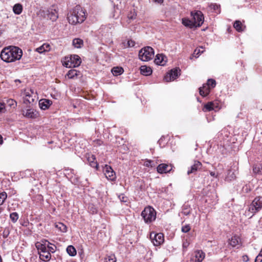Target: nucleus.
<instances>
[{"label": "nucleus", "instance_id": "nucleus-28", "mask_svg": "<svg viewBox=\"0 0 262 262\" xmlns=\"http://www.w3.org/2000/svg\"><path fill=\"white\" fill-rule=\"evenodd\" d=\"M23 10V6L20 4H16L14 5L13 8V11L16 14H20Z\"/></svg>", "mask_w": 262, "mask_h": 262}, {"label": "nucleus", "instance_id": "nucleus-22", "mask_svg": "<svg viewBox=\"0 0 262 262\" xmlns=\"http://www.w3.org/2000/svg\"><path fill=\"white\" fill-rule=\"evenodd\" d=\"M241 243V238L237 235L232 236L231 239H229V244L232 247H235Z\"/></svg>", "mask_w": 262, "mask_h": 262}, {"label": "nucleus", "instance_id": "nucleus-15", "mask_svg": "<svg viewBox=\"0 0 262 262\" xmlns=\"http://www.w3.org/2000/svg\"><path fill=\"white\" fill-rule=\"evenodd\" d=\"M202 163L198 161H195L194 164L190 167V168L188 170L187 174L189 175L191 173L195 174L196 171L202 168Z\"/></svg>", "mask_w": 262, "mask_h": 262}, {"label": "nucleus", "instance_id": "nucleus-25", "mask_svg": "<svg viewBox=\"0 0 262 262\" xmlns=\"http://www.w3.org/2000/svg\"><path fill=\"white\" fill-rule=\"evenodd\" d=\"M50 50V45L48 44L44 43L40 47L36 49V51L39 53H42L46 51H48Z\"/></svg>", "mask_w": 262, "mask_h": 262}, {"label": "nucleus", "instance_id": "nucleus-2", "mask_svg": "<svg viewBox=\"0 0 262 262\" xmlns=\"http://www.w3.org/2000/svg\"><path fill=\"white\" fill-rule=\"evenodd\" d=\"M85 18V12L80 6H76L68 13L67 17L69 23L73 25L82 23Z\"/></svg>", "mask_w": 262, "mask_h": 262}, {"label": "nucleus", "instance_id": "nucleus-56", "mask_svg": "<svg viewBox=\"0 0 262 262\" xmlns=\"http://www.w3.org/2000/svg\"><path fill=\"white\" fill-rule=\"evenodd\" d=\"M15 82H18L19 83H20V82H21L20 80H19V79H16V80H15Z\"/></svg>", "mask_w": 262, "mask_h": 262}, {"label": "nucleus", "instance_id": "nucleus-13", "mask_svg": "<svg viewBox=\"0 0 262 262\" xmlns=\"http://www.w3.org/2000/svg\"><path fill=\"white\" fill-rule=\"evenodd\" d=\"M157 169L159 173H163L170 172L172 170V167L171 165L162 163L159 164Z\"/></svg>", "mask_w": 262, "mask_h": 262}, {"label": "nucleus", "instance_id": "nucleus-29", "mask_svg": "<svg viewBox=\"0 0 262 262\" xmlns=\"http://www.w3.org/2000/svg\"><path fill=\"white\" fill-rule=\"evenodd\" d=\"M79 72L77 71L76 70L72 69L69 71L68 73L67 74V76L69 78L72 79L74 78L75 76H77L79 75Z\"/></svg>", "mask_w": 262, "mask_h": 262}, {"label": "nucleus", "instance_id": "nucleus-17", "mask_svg": "<svg viewBox=\"0 0 262 262\" xmlns=\"http://www.w3.org/2000/svg\"><path fill=\"white\" fill-rule=\"evenodd\" d=\"M52 104V101L49 99H42L40 100L39 101V105L40 108L43 110H45L49 108V107L51 106Z\"/></svg>", "mask_w": 262, "mask_h": 262}, {"label": "nucleus", "instance_id": "nucleus-9", "mask_svg": "<svg viewBox=\"0 0 262 262\" xmlns=\"http://www.w3.org/2000/svg\"><path fill=\"white\" fill-rule=\"evenodd\" d=\"M191 15L192 16V21L196 27H200L204 23V16L202 12L197 11L193 13L191 12Z\"/></svg>", "mask_w": 262, "mask_h": 262}, {"label": "nucleus", "instance_id": "nucleus-11", "mask_svg": "<svg viewBox=\"0 0 262 262\" xmlns=\"http://www.w3.org/2000/svg\"><path fill=\"white\" fill-rule=\"evenodd\" d=\"M103 172L105 176V177L108 180L112 181L116 180V177L115 172L111 166L105 165L103 168Z\"/></svg>", "mask_w": 262, "mask_h": 262}, {"label": "nucleus", "instance_id": "nucleus-53", "mask_svg": "<svg viewBox=\"0 0 262 262\" xmlns=\"http://www.w3.org/2000/svg\"><path fill=\"white\" fill-rule=\"evenodd\" d=\"M3 142V137L2 136L0 135V144H2Z\"/></svg>", "mask_w": 262, "mask_h": 262}, {"label": "nucleus", "instance_id": "nucleus-31", "mask_svg": "<svg viewBox=\"0 0 262 262\" xmlns=\"http://www.w3.org/2000/svg\"><path fill=\"white\" fill-rule=\"evenodd\" d=\"M67 252L69 255L74 256L76 254V250L75 248L72 245L68 246L67 248Z\"/></svg>", "mask_w": 262, "mask_h": 262}, {"label": "nucleus", "instance_id": "nucleus-32", "mask_svg": "<svg viewBox=\"0 0 262 262\" xmlns=\"http://www.w3.org/2000/svg\"><path fill=\"white\" fill-rule=\"evenodd\" d=\"M136 16L137 14L135 10L130 11V12L127 15L128 23H130L131 20H134L136 18Z\"/></svg>", "mask_w": 262, "mask_h": 262}, {"label": "nucleus", "instance_id": "nucleus-46", "mask_svg": "<svg viewBox=\"0 0 262 262\" xmlns=\"http://www.w3.org/2000/svg\"><path fill=\"white\" fill-rule=\"evenodd\" d=\"M127 45L128 47H133L135 45L134 41L130 40L127 41Z\"/></svg>", "mask_w": 262, "mask_h": 262}, {"label": "nucleus", "instance_id": "nucleus-50", "mask_svg": "<svg viewBox=\"0 0 262 262\" xmlns=\"http://www.w3.org/2000/svg\"><path fill=\"white\" fill-rule=\"evenodd\" d=\"M189 212H190L189 210H183V212H182V213H183L184 214H185V215H188V214H189Z\"/></svg>", "mask_w": 262, "mask_h": 262}, {"label": "nucleus", "instance_id": "nucleus-44", "mask_svg": "<svg viewBox=\"0 0 262 262\" xmlns=\"http://www.w3.org/2000/svg\"><path fill=\"white\" fill-rule=\"evenodd\" d=\"M119 198L121 202H126L127 201V198L124 196L123 195H120L119 196Z\"/></svg>", "mask_w": 262, "mask_h": 262}, {"label": "nucleus", "instance_id": "nucleus-1", "mask_svg": "<svg viewBox=\"0 0 262 262\" xmlns=\"http://www.w3.org/2000/svg\"><path fill=\"white\" fill-rule=\"evenodd\" d=\"M23 55L22 50L16 46L4 48L1 53V59L6 62H12L19 60Z\"/></svg>", "mask_w": 262, "mask_h": 262}, {"label": "nucleus", "instance_id": "nucleus-52", "mask_svg": "<svg viewBox=\"0 0 262 262\" xmlns=\"http://www.w3.org/2000/svg\"><path fill=\"white\" fill-rule=\"evenodd\" d=\"M154 1L158 3H162L163 2V0H154Z\"/></svg>", "mask_w": 262, "mask_h": 262}, {"label": "nucleus", "instance_id": "nucleus-5", "mask_svg": "<svg viewBox=\"0 0 262 262\" xmlns=\"http://www.w3.org/2000/svg\"><path fill=\"white\" fill-rule=\"evenodd\" d=\"M37 15L42 18L49 19L53 22L55 21L58 18V10L55 6H52L46 10L40 9Z\"/></svg>", "mask_w": 262, "mask_h": 262}, {"label": "nucleus", "instance_id": "nucleus-39", "mask_svg": "<svg viewBox=\"0 0 262 262\" xmlns=\"http://www.w3.org/2000/svg\"><path fill=\"white\" fill-rule=\"evenodd\" d=\"M116 258L114 255L107 256L104 258V262H116Z\"/></svg>", "mask_w": 262, "mask_h": 262}, {"label": "nucleus", "instance_id": "nucleus-19", "mask_svg": "<svg viewBox=\"0 0 262 262\" xmlns=\"http://www.w3.org/2000/svg\"><path fill=\"white\" fill-rule=\"evenodd\" d=\"M218 103L214 102H209L205 104L203 111H211L214 110L216 108H218Z\"/></svg>", "mask_w": 262, "mask_h": 262}, {"label": "nucleus", "instance_id": "nucleus-55", "mask_svg": "<svg viewBox=\"0 0 262 262\" xmlns=\"http://www.w3.org/2000/svg\"><path fill=\"white\" fill-rule=\"evenodd\" d=\"M97 210L95 208L94 209V210H92V213H94L95 212H96Z\"/></svg>", "mask_w": 262, "mask_h": 262}, {"label": "nucleus", "instance_id": "nucleus-3", "mask_svg": "<svg viewBox=\"0 0 262 262\" xmlns=\"http://www.w3.org/2000/svg\"><path fill=\"white\" fill-rule=\"evenodd\" d=\"M50 244V242L47 240L41 241V242H37L35 244L39 254L40 258L43 261H48L50 259L51 253L47 249V246Z\"/></svg>", "mask_w": 262, "mask_h": 262}, {"label": "nucleus", "instance_id": "nucleus-33", "mask_svg": "<svg viewBox=\"0 0 262 262\" xmlns=\"http://www.w3.org/2000/svg\"><path fill=\"white\" fill-rule=\"evenodd\" d=\"M234 28L238 32H242L243 30L242 29V24L239 20H236L234 24Z\"/></svg>", "mask_w": 262, "mask_h": 262}, {"label": "nucleus", "instance_id": "nucleus-30", "mask_svg": "<svg viewBox=\"0 0 262 262\" xmlns=\"http://www.w3.org/2000/svg\"><path fill=\"white\" fill-rule=\"evenodd\" d=\"M112 72L114 76L120 75L123 72V69L121 67H114L112 69Z\"/></svg>", "mask_w": 262, "mask_h": 262}, {"label": "nucleus", "instance_id": "nucleus-37", "mask_svg": "<svg viewBox=\"0 0 262 262\" xmlns=\"http://www.w3.org/2000/svg\"><path fill=\"white\" fill-rule=\"evenodd\" d=\"M206 85L210 88V87L213 88H214L216 85L215 80L212 79H209L207 81Z\"/></svg>", "mask_w": 262, "mask_h": 262}, {"label": "nucleus", "instance_id": "nucleus-42", "mask_svg": "<svg viewBox=\"0 0 262 262\" xmlns=\"http://www.w3.org/2000/svg\"><path fill=\"white\" fill-rule=\"evenodd\" d=\"M191 228L189 225H186L182 227V231L184 233H187L189 232Z\"/></svg>", "mask_w": 262, "mask_h": 262}, {"label": "nucleus", "instance_id": "nucleus-21", "mask_svg": "<svg viewBox=\"0 0 262 262\" xmlns=\"http://www.w3.org/2000/svg\"><path fill=\"white\" fill-rule=\"evenodd\" d=\"M140 73L144 76H149L152 74V70L150 67L142 66L140 67Z\"/></svg>", "mask_w": 262, "mask_h": 262}, {"label": "nucleus", "instance_id": "nucleus-58", "mask_svg": "<svg viewBox=\"0 0 262 262\" xmlns=\"http://www.w3.org/2000/svg\"><path fill=\"white\" fill-rule=\"evenodd\" d=\"M253 171H254L255 172H257L256 171H255V169H253Z\"/></svg>", "mask_w": 262, "mask_h": 262}, {"label": "nucleus", "instance_id": "nucleus-38", "mask_svg": "<svg viewBox=\"0 0 262 262\" xmlns=\"http://www.w3.org/2000/svg\"><path fill=\"white\" fill-rule=\"evenodd\" d=\"M144 165L146 167H154L155 166L154 162L150 160H146L144 162Z\"/></svg>", "mask_w": 262, "mask_h": 262}, {"label": "nucleus", "instance_id": "nucleus-34", "mask_svg": "<svg viewBox=\"0 0 262 262\" xmlns=\"http://www.w3.org/2000/svg\"><path fill=\"white\" fill-rule=\"evenodd\" d=\"M56 227L63 232H66L67 230V226L61 223H58L56 224Z\"/></svg>", "mask_w": 262, "mask_h": 262}, {"label": "nucleus", "instance_id": "nucleus-27", "mask_svg": "<svg viewBox=\"0 0 262 262\" xmlns=\"http://www.w3.org/2000/svg\"><path fill=\"white\" fill-rule=\"evenodd\" d=\"M72 43L75 48H80L83 46V41L80 38H75L73 40Z\"/></svg>", "mask_w": 262, "mask_h": 262}, {"label": "nucleus", "instance_id": "nucleus-6", "mask_svg": "<svg viewBox=\"0 0 262 262\" xmlns=\"http://www.w3.org/2000/svg\"><path fill=\"white\" fill-rule=\"evenodd\" d=\"M141 216L146 223H150L156 220V212L152 207L148 206L142 211Z\"/></svg>", "mask_w": 262, "mask_h": 262}, {"label": "nucleus", "instance_id": "nucleus-23", "mask_svg": "<svg viewBox=\"0 0 262 262\" xmlns=\"http://www.w3.org/2000/svg\"><path fill=\"white\" fill-rule=\"evenodd\" d=\"M182 24L185 27L189 28H196L192 20H190L188 18H184L182 20Z\"/></svg>", "mask_w": 262, "mask_h": 262}, {"label": "nucleus", "instance_id": "nucleus-41", "mask_svg": "<svg viewBox=\"0 0 262 262\" xmlns=\"http://www.w3.org/2000/svg\"><path fill=\"white\" fill-rule=\"evenodd\" d=\"M7 103L10 107H15L16 106V102L13 99H10L7 101Z\"/></svg>", "mask_w": 262, "mask_h": 262}, {"label": "nucleus", "instance_id": "nucleus-47", "mask_svg": "<svg viewBox=\"0 0 262 262\" xmlns=\"http://www.w3.org/2000/svg\"><path fill=\"white\" fill-rule=\"evenodd\" d=\"M261 261H262V256L258 255V256H256V257L255 259V262H261Z\"/></svg>", "mask_w": 262, "mask_h": 262}, {"label": "nucleus", "instance_id": "nucleus-8", "mask_svg": "<svg viewBox=\"0 0 262 262\" xmlns=\"http://www.w3.org/2000/svg\"><path fill=\"white\" fill-rule=\"evenodd\" d=\"M154 56V49L149 46L142 48L139 52V58L143 61L150 60Z\"/></svg>", "mask_w": 262, "mask_h": 262}, {"label": "nucleus", "instance_id": "nucleus-51", "mask_svg": "<svg viewBox=\"0 0 262 262\" xmlns=\"http://www.w3.org/2000/svg\"><path fill=\"white\" fill-rule=\"evenodd\" d=\"M212 6H213V8L214 10L217 9L219 8V6L216 4L212 5Z\"/></svg>", "mask_w": 262, "mask_h": 262}, {"label": "nucleus", "instance_id": "nucleus-40", "mask_svg": "<svg viewBox=\"0 0 262 262\" xmlns=\"http://www.w3.org/2000/svg\"><path fill=\"white\" fill-rule=\"evenodd\" d=\"M56 249V247L54 245H52L50 243V244L47 246V249L50 253H54Z\"/></svg>", "mask_w": 262, "mask_h": 262}, {"label": "nucleus", "instance_id": "nucleus-12", "mask_svg": "<svg viewBox=\"0 0 262 262\" xmlns=\"http://www.w3.org/2000/svg\"><path fill=\"white\" fill-rule=\"evenodd\" d=\"M180 70L177 69L171 70L164 76V80L168 82L176 79L180 75Z\"/></svg>", "mask_w": 262, "mask_h": 262}, {"label": "nucleus", "instance_id": "nucleus-20", "mask_svg": "<svg viewBox=\"0 0 262 262\" xmlns=\"http://www.w3.org/2000/svg\"><path fill=\"white\" fill-rule=\"evenodd\" d=\"M86 158L91 167L97 168L98 165L94 155L88 154L86 155Z\"/></svg>", "mask_w": 262, "mask_h": 262}, {"label": "nucleus", "instance_id": "nucleus-35", "mask_svg": "<svg viewBox=\"0 0 262 262\" xmlns=\"http://www.w3.org/2000/svg\"><path fill=\"white\" fill-rule=\"evenodd\" d=\"M10 217L13 223H15L18 219V214L16 212H12L10 214Z\"/></svg>", "mask_w": 262, "mask_h": 262}, {"label": "nucleus", "instance_id": "nucleus-59", "mask_svg": "<svg viewBox=\"0 0 262 262\" xmlns=\"http://www.w3.org/2000/svg\"><path fill=\"white\" fill-rule=\"evenodd\" d=\"M2 34V32L0 31V35Z\"/></svg>", "mask_w": 262, "mask_h": 262}, {"label": "nucleus", "instance_id": "nucleus-54", "mask_svg": "<svg viewBox=\"0 0 262 262\" xmlns=\"http://www.w3.org/2000/svg\"><path fill=\"white\" fill-rule=\"evenodd\" d=\"M210 175H211V176H213V177H214V176H215V172H213V171H211V172H210Z\"/></svg>", "mask_w": 262, "mask_h": 262}, {"label": "nucleus", "instance_id": "nucleus-45", "mask_svg": "<svg viewBox=\"0 0 262 262\" xmlns=\"http://www.w3.org/2000/svg\"><path fill=\"white\" fill-rule=\"evenodd\" d=\"M189 242L187 240H185L183 243V248L184 249H186L189 246Z\"/></svg>", "mask_w": 262, "mask_h": 262}, {"label": "nucleus", "instance_id": "nucleus-24", "mask_svg": "<svg viewBox=\"0 0 262 262\" xmlns=\"http://www.w3.org/2000/svg\"><path fill=\"white\" fill-rule=\"evenodd\" d=\"M200 94L203 96H206L210 93V88L207 85H204L199 89Z\"/></svg>", "mask_w": 262, "mask_h": 262}, {"label": "nucleus", "instance_id": "nucleus-4", "mask_svg": "<svg viewBox=\"0 0 262 262\" xmlns=\"http://www.w3.org/2000/svg\"><path fill=\"white\" fill-rule=\"evenodd\" d=\"M262 209V196H256L249 206L248 209L245 211V215L252 217L256 213Z\"/></svg>", "mask_w": 262, "mask_h": 262}, {"label": "nucleus", "instance_id": "nucleus-43", "mask_svg": "<svg viewBox=\"0 0 262 262\" xmlns=\"http://www.w3.org/2000/svg\"><path fill=\"white\" fill-rule=\"evenodd\" d=\"M203 49V47H200V49H195V50H194V53H193V54H194V55H199L200 54V53H203L204 50H201V49Z\"/></svg>", "mask_w": 262, "mask_h": 262}, {"label": "nucleus", "instance_id": "nucleus-10", "mask_svg": "<svg viewBox=\"0 0 262 262\" xmlns=\"http://www.w3.org/2000/svg\"><path fill=\"white\" fill-rule=\"evenodd\" d=\"M150 238L155 246H158L163 243L164 241V237L163 233H151Z\"/></svg>", "mask_w": 262, "mask_h": 262}, {"label": "nucleus", "instance_id": "nucleus-26", "mask_svg": "<svg viewBox=\"0 0 262 262\" xmlns=\"http://www.w3.org/2000/svg\"><path fill=\"white\" fill-rule=\"evenodd\" d=\"M236 178V174L235 172L232 171L231 170H229L225 180L227 181H231L235 180Z\"/></svg>", "mask_w": 262, "mask_h": 262}, {"label": "nucleus", "instance_id": "nucleus-36", "mask_svg": "<svg viewBox=\"0 0 262 262\" xmlns=\"http://www.w3.org/2000/svg\"><path fill=\"white\" fill-rule=\"evenodd\" d=\"M7 198V194L6 192L0 193V206L2 205Z\"/></svg>", "mask_w": 262, "mask_h": 262}, {"label": "nucleus", "instance_id": "nucleus-7", "mask_svg": "<svg viewBox=\"0 0 262 262\" xmlns=\"http://www.w3.org/2000/svg\"><path fill=\"white\" fill-rule=\"evenodd\" d=\"M81 62L80 57L77 55H71L65 57L63 65L69 68L78 67Z\"/></svg>", "mask_w": 262, "mask_h": 262}, {"label": "nucleus", "instance_id": "nucleus-18", "mask_svg": "<svg viewBox=\"0 0 262 262\" xmlns=\"http://www.w3.org/2000/svg\"><path fill=\"white\" fill-rule=\"evenodd\" d=\"M166 57L162 54H158L156 55L155 59V62L158 65L163 66L165 64Z\"/></svg>", "mask_w": 262, "mask_h": 262}, {"label": "nucleus", "instance_id": "nucleus-16", "mask_svg": "<svg viewBox=\"0 0 262 262\" xmlns=\"http://www.w3.org/2000/svg\"><path fill=\"white\" fill-rule=\"evenodd\" d=\"M205 254L201 250L196 251L195 252V256L192 257L190 262H201L205 258Z\"/></svg>", "mask_w": 262, "mask_h": 262}, {"label": "nucleus", "instance_id": "nucleus-14", "mask_svg": "<svg viewBox=\"0 0 262 262\" xmlns=\"http://www.w3.org/2000/svg\"><path fill=\"white\" fill-rule=\"evenodd\" d=\"M23 115L28 118L35 119L39 116V114L35 110L30 108L24 112Z\"/></svg>", "mask_w": 262, "mask_h": 262}, {"label": "nucleus", "instance_id": "nucleus-49", "mask_svg": "<svg viewBox=\"0 0 262 262\" xmlns=\"http://www.w3.org/2000/svg\"><path fill=\"white\" fill-rule=\"evenodd\" d=\"M5 109L4 104L0 102V112H2L3 110Z\"/></svg>", "mask_w": 262, "mask_h": 262}, {"label": "nucleus", "instance_id": "nucleus-48", "mask_svg": "<svg viewBox=\"0 0 262 262\" xmlns=\"http://www.w3.org/2000/svg\"><path fill=\"white\" fill-rule=\"evenodd\" d=\"M242 258H243V260L245 262H247L249 260V258L247 255H244Z\"/></svg>", "mask_w": 262, "mask_h": 262}, {"label": "nucleus", "instance_id": "nucleus-57", "mask_svg": "<svg viewBox=\"0 0 262 262\" xmlns=\"http://www.w3.org/2000/svg\"><path fill=\"white\" fill-rule=\"evenodd\" d=\"M26 96H28L29 97H30V96L28 94L26 93Z\"/></svg>", "mask_w": 262, "mask_h": 262}]
</instances>
